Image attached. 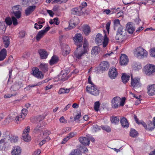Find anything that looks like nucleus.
Segmentation results:
<instances>
[{"instance_id": "2eb2a0df", "label": "nucleus", "mask_w": 155, "mask_h": 155, "mask_svg": "<svg viewBox=\"0 0 155 155\" xmlns=\"http://www.w3.org/2000/svg\"><path fill=\"white\" fill-rule=\"evenodd\" d=\"M28 113V110L26 109H23L21 110V114L20 116L16 117L15 119V121L17 123L18 121H21L24 119L25 116L27 115Z\"/></svg>"}, {"instance_id": "5fc2aeb1", "label": "nucleus", "mask_w": 155, "mask_h": 155, "mask_svg": "<svg viewBox=\"0 0 155 155\" xmlns=\"http://www.w3.org/2000/svg\"><path fill=\"white\" fill-rule=\"evenodd\" d=\"M92 129L95 132H97L101 130L100 127L96 124L94 125L93 126Z\"/></svg>"}, {"instance_id": "39448f33", "label": "nucleus", "mask_w": 155, "mask_h": 155, "mask_svg": "<svg viewBox=\"0 0 155 155\" xmlns=\"http://www.w3.org/2000/svg\"><path fill=\"white\" fill-rule=\"evenodd\" d=\"M83 39V37L81 34L78 33L75 35L73 38V40L75 45L77 47L80 48L82 47Z\"/></svg>"}, {"instance_id": "864d4df0", "label": "nucleus", "mask_w": 155, "mask_h": 155, "mask_svg": "<svg viewBox=\"0 0 155 155\" xmlns=\"http://www.w3.org/2000/svg\"><path fill=\"white\" fill-rule=\"evenodd\" d=\"M9 140V142H10L11 143H15L17 142L18 140V137H13V138H8Z\"/></svg>"}, {"instance_id": "69168bd1", "label": "nucleus", "mask_w": 155, "mask_h": 155, "mask_svg": "<svg viewBox=\"0 0 155 155\" xmlns=\"http://www.w3.org/2000/svg\"><path fill=\"white\" fill-rule=\"evenodd\" d=\"M42 137L44 139L43 140L45 143L49 141L50 139V138L48 136H47V137Z\"/></svg>"}, {"instance_id": "603ef678", "label": "nucleus", "mask_w": 155, "mask_h": 155, "mask_svg": "<svg viewBox=\"0 0 155 155\" xmlns=\"http://www.w3.org/2000/svg\"><path fill=\"white\" fill-rule=\"evenodd\" d=\"M12 23L14 26H16L18 24V20L17 18L14 16L12 17Z\"/></svg>"}, {"instance_id": "473e14b6", "label": "nucleus", "mask_w": 155, "mask_h": 155, "mask_svg": "<svg viewBox=\"0 0 155 155\" xmlns=\"http://www.w3.org/2000/svg\"><path fill=\"white\" fill-rule=\"evenodd\" d=\"M101 51V49L99 46H95L93 48L91 51V54H97Z\"/></svg>"}, {"instance_id": "49530a36", "label": "nucleus", "mask_w": 155, "mask_h": 155, "mask_svg": "<svg viewBox=\"0 0 155 155\" xmlns=\"http://www.w3.org/2000/svg\"><path fill=\"white\" fill-rule=\"evenodd\" d=\"M100 104L99 101L96 102L94 103V109L96 111H98L99 110V108Z\"/></svg>"}, {"instance_id": "338daca9", "label": "nucleus", "mask_w": 155, "mask_h": 155, "mask_svg": "<svg viewBox=\"0 0 155 155\" xmlns=\"http://www.w3.org/2000/svg\"><path fill=\"white\" fill-rule=\"evenodd\" d=\"M135 66L136 67V70H137L141 68V65L140 64H138L136 63H135Z\"/></svg>"}, {"instance_id": "c756f323", "label": "nucleus", "mask_w": 155, "mask_h": 155, "mask_svg": "<svg viewBox=\"0 0 155 155\" xmlns=\"http://www.w3.org/2000/svg\"><path fill=\"white\" fill-rule=\"evenodd\" d=\"M130 76L126 74L123 73L121 76V79L122 82L124 84L127 83L130 79Z\"/></svg>"}, {"instance_id": "f8f14e48", "label": "nucleus", "mask_w": 155, "mask_h": 155, "mask_svg": "<svg viewBox=\"0 0 155 155\" xmlns=\"http://www.w3.org/2000/svg\"><path fill=\"white\" fill-rule=\"evenodd\" d=\"M120 101V98L118 97H116L113 98L111 101V106L113 108H117Z\"/></svg>"}, {"instance_id": "680f3d73", "label": "nucleus", "mask_w": 155, "mask_h": 155, "mask_svg": "<svg viewBox=\"0 0 155 155\" xmlns=\"http://www.w3.org/2000/svg\"><path fill=\"white\" fill-rule=\"evenodd\" d=\"M125 97L123 98V99L122 100H120V102L119 105H120V106H123L125 104Z\"/></svg>"}, {"instance_id": "b1692460", "label": "nucleus", "mask_w": 155, "mask_h": 155, "mask_svg": "<svg viewBox=\"0 0 155 155\" xmlns=\"http://www.w3.org/2000/svg\"><path fill=\"white\" fill-rule=\"evenodd\" d=\"M120 122L124 128H128L129 127V123L125 117H123L120 120Z\"/></svg>"}, {"instance_id": "ddd939ff", "label": "nucleus", "mask_w": 155, "mask_h": 155, "mask_svg": "<svg viewBox=\"0 0 155 155\" xmlns=\"http://www.w3.org/2000/svg\"><path fill=\"white\" fill-rule=\"evenodd\" d=\"M108 75L109 77L111 79L115 78L118 75L117 69L114 68H110L109 69Z\"/></svg>"}, {"instance_id": "3c124183", "label": "nucleus", "mask_w": 155, "mask_h": 155, "mask_svg": "<svg viewBox=\"0 0 155 155\" xmlns=\"http://www.w3.org/2000/svg\"><path fill=\"white\" fill-rule=\"evenodd\" d=\"M124 28L122 26H120L119 27L117 31V33H120V34H125V33L124 32Z\"/></svg>"}, {"instance_id": "4c0bfd02", "label": "nucleus", "mask_w": 155, "mask_h": 155, "mask_svg": "<svg viewBox=\"0 0 155 155\" xmlns=\"http://www.w3.org/2000/svg\"><path fill=\"white\" fill-rule=\"evenodd\" d=\"M114 29L115 30L117 27L120 26V20L118 19H116L114 21Z\"/></svg>"}, {"instance_id": "4d7b16f0", "label": "nucleus", "mask_w": 155, "mask_h": 155, "mask_svg": "<svg viewBox=\"0 0 155 155\" xmlns=\"http://www.w3.org/2000/svg\"><path fill=\"white\" fill-rule=\"evenodd\" d=\"M25 32L24 31H21L19 32V37L20 38H22L25 37Z\"/></svg>"}, {"instance_id": "bb28decb", "label": "nucleus", "mask_w": 155, "mask_h": 155, "mask_svg": "<svg viewBox=\"0 0 155 155\" xmlns=\"http://www.w3.org/2000/svg\"><path fill=\"white\" fill-rule=\"evenodd\" d=\"M131 22L128 23L127 24L126 28L127 31L129 34H132L135 30V28H134Z\"/></svg>"}, {"instance_id": "0eeeda50", "label": "nucleus", "mask_w": 155, "mask_h": 155, "mask_svg": "<svg viewBox=\"0 0 155 155\" xmlns=\"http://www.w3.org/2000/svg\"><path fill=\"white\" fill-rule=\"evenodd\" d=\"M33 75L38 78L42 79L43 78V75L42 72L39 70L38 68L36 67H33L32 70Z\"/></svg>"}, {"instance_id": "9b49d317", "label": "nucleus", "mask_w": 155, "mask_h": 155, "mask_svg": "<svg viewBox=\"0 0 155 155\" xmlns=\"http://www.w3.org/2000/svg\"><path fill=\"white\" fill-rule=\"evenodd\" d=\"M23 86L22 83L21 81L16 82L15 84L12 86L11 90V91H14L15 92H18V91Z\"/></svg>"}, {"instance_id": "7ed1b4c3", "label": "nucleus", "mask_w": 155, "mask_h": 155, "mask_svg": "<svg viewBox=\"0 0 155 155\" xmlns=\"http://www.w3.org/2000/svg\"><path fill=\"white\" fill-rule=\"evenodd\" d=\"M144 72L147 76L153 75L155 72V65L150 64H148L144 67Z\"/></svg>"}, {"instance_id": "774afa93", "label": "nucleus", "mask_w": 155, "mask_h": 155, "mask_svg": "<svg viewBox=\"0 0 155 155\" xmlns=\"http://www.w3.org/2000/svg\"><path fill=\"white\" fill-rule=\"evenodd\" d=\"M40 153V150H38L34 152L33 155H39Z\"/></svg>"}, {"instance_id": "0e129e2a", "label": "nucleus", "mask_w": 155, "mask_h": 155, "mask_svg": "<svg viewBox=\"0 0 155 155\" xmlns=\"http://www.w3.org/2000/svg\"><path fill=\"white\" fill-rule=\"evenodd\" d=\"M81 116V113L78 114L74 117V120L76 121L77 120H79Z\"/></svg>"}, {"instance_id": "c85d7f7f", "label": "nucleus", "mask_w": 155, "mask_h": 155, "mask_svg": "<svg viewBox=\"0 0 155 155\" xmlns=\"http://www.w3.org/2000/svg\"><path fill=\"white\" fill-rule=\"evenodd\" d=\"M58 61L59 59L58 57L55 55H53L50 61V64L51 65L54 64L58 63Z\"/></svg>"}, {"instance_id": "6ab92c4d", "label": "nucleus", "mask_w": 155, "mask_h": 155, "mask_svg": "<svg viewBox=\"0 0 155 155\" xmlns=\"http://www.w3.org/2000/svg\"><path fill=\"white\" fill-rule=\"evenodd\" d=\"M129 60L127 56L125 54H121L120 58V62L121 65H125L127 64Z\"/></svg>"}, {"instance_id": "9d476101", "label": "nucleus", "mask_w": 155, "mask_h": 155, "mask_svg": "<svg viewBox=\"0 0 155 155\" xmlns=\"http://www.w3.org/2000/svg\"><path fill=\"white\" fill-rule=\"evenodd\" d=\"M30 130V127L28 126L23 131L22 134L23 140L25 141L28 142L31 140V137L29 135L28 133Z\"/></svg>"}, {"instance_id": "a878e982", "label": "nucleus", "mask_w": 155, "mask_h": 155, "mask_svg": "<svg viewBox=\"0 0 155 155\" xmlns=\"http://www.w3.org/2000/svg\"><path fill=\"white\" fill-rule=\"evenodd\" d=\"M38 53L41 59H45L47 58L48 54L45 50L41 49L38 51Z\"/></svg>"}, {"instance_id": "4be33fe9", "label": "nucleus", "mask_w": 155, "mask_h": 155, "mask_svg": "<svg viewBox=\"0 0 155 155\" xmlns=\"http://www.w3.org/2000/svg\"><path fill=\"white\" fill-rule=\"evenodd\" d=\"M79 142L82 144L89 146L90 144V140L86 137H80L78 138Z\"/></svg>"}, {"instance_id": "13d9d810", "label": "nucleus", "mask_w": 155, "mask_h": 155, "mask_svg": "<svg viewBox=\"0 0 155 155\" xmlns=\"http://www.w3.org/2000/svg\"><path fill=\"white\" fill-rule=\"evenodd\" d=\"M50 134V132L46 130L44 131L43 133V136L44 137H47L48 136V135Z\"/></svg>"}, {"instance_id": "f704fd0d", "label": "nucleus", "mask_w": 155, "mask_h": 155, "mask_svg": "<svg viewBox=\"0 0 155 155\" xmlns=\"http://www.w3.org/2000/svg\"><path fill=\"white\" fill-rule=\"evenodd\" d=\"M83 31L85 35H88L91 32V29L89 26L88 25L83 26Z\"/></svg>"}, {"instance_id": "f03ea898", "label": "nucleus", "mask_w": 155, "mask_h": 155, "mask_svg": "<svg viewBox=\"0 0 155 155\" xmlns=\"http://www.w3.org/2000/svg\"><path fill=\"white\" fill-rule=\"evenodd\" d=\"M95 42L97 44L101 45L102 43L103 46L105 47L108 44L109 40L106 34L104 37L100 33H98L96 36L95 39Z\"/></svg>"}, {"instance_id": "1a4fd4ad", "label": "nucleus", "mask_w": 155, "mask_h": 155, "mask_svg": "<svg viewBox=\"0 0 155 155\" xmlns=\"http://www.w3.org/2000/svg\"><path fill=\"white\" fill-rule=\"evenodd\" d=\"M78 18L77 17H74L71 18L69 21V26L68 28L71 29L78 24Z\"/></svg>"}, {"instance_id": "f257e3e1", "label": "nucleus", "mask_w": 155, "mask_h": 155, "mask_svg": "<svg viewBox=\"0 0 155 155\" xmlns=\"http://www.w3.org/2000/svg\"><path fill=\"white\" fill-rule=\"evenodd\" d=\"M88 45V44L87 39H84L83 49L80 50V48L77 47L76 50L74 53V57L77 59H81L82 56L87 51Z\"/></svg>"}, {"instance_id": "6e6552de", "label": "nucleus", "mask_w": 155, "mask_h": 155, "mask_svg": "<svg viewBox=\"0 0 155 155\" xmlns=\"http://www.w3.org/2000/svg\"><path fill=\"white\" fill-rule=\"evenodd\" d=\"M140 79L137 78H133V76L131 75V86L134 88L138 87L141 86V84L140 82Z\"/></svg>"}, {"instance_id": "c9c22d12", "label": "nucleus", "mask_w": 155, "mask_h": 155, "mask_svg": "<svg viewBox=\"0 0 155 155\" xmlns=\"http://www.w3.org/2000/svg\"><path fill=\"white\" fill-rule=\"evenodd\" d=\"M40 69L43 72H46L48 71V65L46 64L41 63L39 66Z\"/></svg>"}, {"instance_id": "cd10ccee", "label": "nucleus", "mask_w": 155, "mask_h": 155, "mask_svg": "<svg viewBox=\"0 0 155 155\" xmlns=\"http://www.w3.org/2000/svg\"><path fill=\"white\" fill-rule=\"evenodd\" d=\"M7 55V51L4 48L0 51V61H3L6 58Z\"/></svg>"}, {"instance_id": "dca6fc26", "label": "nucleus", "mask_w": 155, "mask_h": 155, "mask_svg": "<svg viewBox=\"0 0 155 155\" xmlns=\"http://www.w3.org/2000/svg\"><path fill=\"white\" fill-rule=\"evenodd\" d=\"M50 28L49 26L46 27L44 30H41L39 31L37 34L36 36V39L38 41L50 29Z\"/></svg>"}, {"instance_id": "7c9ffc66", "label": "nucleus", "mask_w": 155, "mask_h": 155, "mask_svg": "<svg viewBox=\"0 0 155 155\" xmlns=\"http://www.w3.org/2000/svg\"><path fill=\"white\" fill-rule=\"evenodd\" d=\"M70 51L69 47L68 45H65L62 51V54L66 56L70 53Z\"/></svg>"}, {"instance_id": "412c9836", "label": "nucleus", "mask_w": 155, "mask_h": 155, "mask_svg": "<svg viewBox=\"0 0 155 155\" xmlns=\"http://www.w3.org/2000/svg\"><path fill=\"white\" fill-rule=\"evenodd\" d=\"M36 8L35 5H31L28 7L25 10V13L26 16L30 15L34 11Z\"/></svg>"}, {"instance_id": "8fccbe9b", "label": "nucleus", "mask_w": 155, "mask_h": 155, "mask_svg": "<svg viewBox=\"0 0 155 155\" xmlns=\"http://www.w3.org/2000/svg\"><path fill=\"white\" fill-rule=\"evenodd\" d=\"M148 129L149 130H152L154 129L155 128V127L154 126L153 123H152L151 121H150L148 123Z\"/></svg>"}, {"instance_id": "6e6d98bb", "label": "nucleus", "mask_w": 155, "mask_h": 155, "mask_svg": "<svg viewBox=\"0 0 155 155\" xmlns=\"http://www.w3.org/2000/svg\"><path fill=\"white\" fill-rule=\"evenodd\" d=\"M87 5V3L86 2H83L79 6V7L82 11H83L84 8L86 7Z\"/></svg>"}, {"instance_id": "20e7f679", "label": "nucleus", "mask_w": 155, "mask_h": 155, "mask_svg": "<svg viewBox=\"0 0 155 155\" xmlns=\"http://www.w3.org/2000/svg\"><path fill=\"white\" fill-rule=\"evenodd\" d=\"M86 89L87 92L93 95L97 96L99 94V90L94 84L90 86H87Z\"/></svg>"}, {"instance_id": "423d86ee", "label": "nucleus", "mask_w": 155, "mask_h": 155, "mask_svg": "<svg viewBox=\"0 0 155 155\" xmlns=\"http://www.w3.org/2000/svg\"><path fill=\"white\" fill-rule=\"evenodd\" d=\"M135 54L138 58H142L147 57V52L143 48L139 47L136 49Z\"/></svg>"}, {"instance_id": "58836bf2", "label": "nucleus", "mask_w": 155, "mask_h": 155, "mask_svg": "<svg viewBox=\"0 0 155 155\" xmlns=\"http://www.w3.org/2000/svg\"><path fill=\"white\" fill-rule=\"evenodd\" d=\"M101 128L103 130H104L107 132H110L111 131V129L110 127L108 126L102 125Z\"/></svg>"}, {"instance_id": "aec40b11", "label": "nucleus", "mask_w": 155, "mask_h": 155, "mask_svg": "<svg viewBox=\"0 0 155 155\" xmlns=\"http://www.w3.org/2000/svg\"><path fill=\"white\" fill-rule=\"evenodd\" d=\"M71 13L73 15L80 16L83 15L84 12L83 11H82L79 7L75 8L72 9L71 10Z\"/></svg>"}, {"instance_id": "a18cd8bd", "label": "nucleus", "mask_w": 155, "mask_h": 155, "mask_svg": "<svg viewBox=\"0 0 155 155\" xmlns=\"http://www.w3.org/2000/svg\"><path fill=\"white\" fill-rule=\"evenodd\" d=\"M5 22L6 24L8 25H10L12 24V18L7 17L5 19Z\"/></svg>"}, {"instance_id": "e433bc0d", "label": "nucleus", "mask_w": 155, "mask_h": 155, "mask_svg": "<svg viewBox=\"0 0 155 155\" xmlns=\"http://www.w3.org/2000/svg\"><path fill=\"white\" fill-rule=\"evenodd\" d=\"M3 39L5 47L7 48L8 46L10 43L9 38L7 36H5Z\"/></svg>"}, {"instance_id": "ea45409f", "label": "nucleus", "mask_w": 155, "mask_h": 155, "mask_svg": "<svg viewBox=\"0 0 155 155\" xmlns=\"http://www.w3.org/2000/svg\"><path fill=\"white\" fill-rule=\"evenodd\" d=\"M21 11H15V12H12L13 14L17 18H21Z\"/></svg>"}, {"instance_id": "09e8293b", "label": "nucleus", "mask_w": 155, "mask_h": 155, "mask_svg": "<svg viewBox=\"0 0 155 155\" xmlns=\"http://www.w3.org/2000/svg\"><path fill=\"white\" fill-rule=\"evenodd\" d=\"M31 122L33 123H37L38 122H40L42 120L41 119V117L39 116L38 117H35L34 118L31 119Z\"/></svg>"}, {"instance_id": "de8ad7c7", "label": "nucleus", "mask_w": 155, "mask_h": 155, "mask_svg": "<svg viewBox=\"0 0 155 155\" xmlns=\"http://www.w3.org/2000/svg\"><path fill=\"white\" fill-rule=\"evenodd\" d=\"M18 94V92H15L12 94H7L4 96V97L5 98H9L12 96H15L17 95Z\"/></svg>"}, {"instance_id": "c03bdc74", "label": "nucleus", "mask_w": 155, "mask_h": 155, "mask_svg": "<svg viewBox=\"0 0 155 155\" xmlns=\"http://www.w3.org/2000/svg\"><path fill=\"white\" fill-rule=\"evenodd\" d=\"M70 155H81V153L78 150L75 149L72 151Z\"/></svg>"}, {"instance_id": "a19ab883", "label": "nucleus", "mask_w": 155, "mask_h": 155, "mask_svg": "<svg viewBox=\"0 0 155 155\" xmlns=\"http://www.w3.org/2000/svg\"><path fill=\"white\" fill-rule=\"evenodd\" d=\"M138 134L137 132L134 129H131L130 133V136L132 137H135L137 136Z\"/></svg>"}, {"instance_id": "5701e85b", "label": "nucleus", "mask_w": 155, "mask_h": 155, "mask_svg": "<svg viewBox=\"0 0 155 155\" xmlns=\"http://www.w3.org/2000/svg\"><path fill=\"white\" fill-rule=\"evenodd\" d=\"M126 36L124 34L117 33L115 37L116 39L118 40L119 42L124 41L126 39Z\"/></svg>"}, {"instance_id": "4468645a", "label": "nucleus", "mask_w": 155, "mask_h": 155, "mask_svg": "<svg viewBox=\"0 0 155 155\" xmlns=\"http://www.w3.org/2000/svg\"><path fill=\"white\" fill-rule=\"evenodd\" d=\"M8 138H10L9 136H7L3 139L0 140V148L1 149H2L4 147H6L9 143V140Z\"/></svg>"}, {"instance_id": "bf43d9fd", "label": "nucleus", "mask_w": 155, "mask_h": 155, "mask_svg": "<svg viewBox=\"0 0 155 155\" xmlns=\"http://www.w3.org/2000/svg\"><path fill=\"white\" fill-rule=\"evenodd\" d=\"M150 55L152 57L155 58V48L153 49H152L151 50Z\"/></svg>"}, {"instance_id": "37998d69", "label": "nucleus", "mask_w": 155, "mask_h": 155, "mask_svg": "<svg viewBox=\"0 0 155 155\" xmlns=\"http://www.w3.org/2000/svg\"><path fill=\"white\" fill-rule=\"evenodd\" d=\"M70 91V90L69 89H65L64 88H61L60 89L58 92V93L60 94L64 93H68Z\"/></svg>"}, {"instance_id": "72a5a7b5", "label": "nucleus", "mask_w": 155, "mask_h": 155, "mask_svg": "<svg viewBox=\"0 0 155 155\" xmlns=\"http://www.w3.org/2000/svg\"><path fill=\"white\" fill-rule=\"evenodd\" d=\"M42 131L41 128V125L40 123H38L34 129L33 132L35 133H39Z\"/></svg>"}, {"instance_id": "f3484780", "label": "nucleus", "mask_w": 155, "mask_h": 155, "mask_svg": "<svg viewBox=\"0 0 155 155\" xmlns=\"http://www.w3.org/2000/svg\"><path fill=\"white\" fill-rule=\"evenodd\" d=\"M109 67V63L107 61H104L101 63L100 66L98 68V70L99 71H101L103 72V71H107Z\"/></svg>"}, {"instance_id": "e2e57ef3", "label": "nucleus", "mask_w": 155, "mask_h": 155, "mask_svg": "<svg viewBox=\"0 0 155 155\" xmlns=\"http://www.w3.org/2000/svg\"><path fill=\"white\" fill-rule=\"evenodd\" d=\"M142 124L143 125V126L146 129H147V124L144 122H143V121H140V122L139 123V124Z\"/></svg>"}, {"instance_id": "a211bd4d", "label": "nucleus", "mask_w": 155, "mask_h": 155, "mask_svg": "<svg viewBox=\"0 0 155 155\" xmlns=\"http://www.w3.org/2000/svg\"><path fill=\"white\" fill-rule=\"evenodd\" d=\"M21 149L18 146H15L13 147L11 152L12 155H20Z\"/></svg>"}, {"instance_id": "79ce46f5", "label": "nucleus", "mask_w": 155, "mask_h": 155, "mask_svg": "<svg viewBox=\"0 0 155 155\" xmlns=\"http://www.w3.org/2000/svg\"><path fill=\"white\" fill-rule=\"evenodd\" d=\"M13 12L15 11H18L21 10V7L20 5H17L13 6L12 8Z\"/></svg>"}, {"instance_id": "052dcab7", "label": "nucleus", "mask_w": 155, "mask_h": 155, "mask_svg": "<svg viewBox=\"0 0 155 155\" xmlns=\"http://www.w3.org/2000/svg\"><path fill=\"white\" fill-rule=\"evenodd\" d=\"M110 21L107 22L106 25V28L107 31L109 32L110 29Z\"/></svg>"}, {"instance_id": "393cba45", "label": "nucleus", "mask_w": 155, "mask_h": 155, "mask_svg": "<svg viewBox=\"0 0 155 155\" xmlns=\"http://www.w3.org/2000/svg\"><path fill=\"white\" fill-rule=\"evenodd\" d=\"M147 93L150 96H152L155 94V84H153L149 87L148 88Z\"/></svg>"}, {"instance_id": "2f4dec72", "label": "nucleus", "mask_w": 155, "mask_h": 155, "mask_svg": "<svg viewBox=\"0 0 155 155\" xmlns=\"http://www.w3.org/2000/svg\"><path fill=\"white\" fill-rule=\"evenodd\" d=\"M110 120L112 123L117 125L119 123V118L117 116H112L110 117Z\"/></svg>"}]
</instances>
